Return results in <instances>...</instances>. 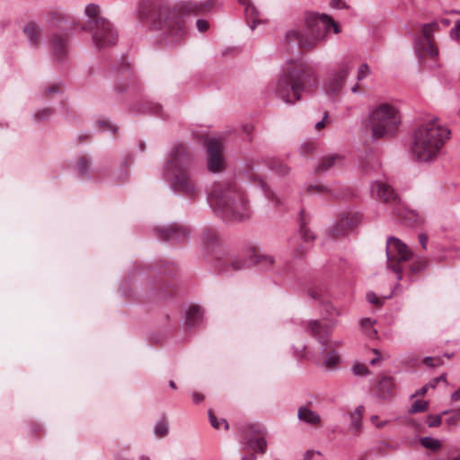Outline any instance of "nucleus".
Masks as SVG:
<instances>
[{
	"instance_id": "nucleus-62",
	"label": "nucleus",
	"mask_w": 460,
	"mask_h": 460,
	"mask_svg": "<svg viewBox=\"0 0 460 460\" xmlns=\"http://www.w3.org/2000/svg\"><path fill=\"white\" fill-rule=\"evenodd\" d=\"M161 110L162 108L159 104H152V106L149 108V111L156 115L160 114Z\"/></svg>"
},
{
	"instance_id": "nucleus-3",
	"label": "nucleus",
	"mask_w": 460,
	"mask_h": 460,
	"mask_svg": "<svg viewBox=\"0 0 460 460\" xmlns=\"http://www.w3.org/2000/svg\"><path fill=\"white\" fill-rule=\"evenodd\" d=\"M450 134L448 128L438 123V119L420 125L413 132L411 145V154L419 162H429L436 159Z\"/></svg>"
},
{
	"instance_id": "nucleus-43",
	"label": "nucleus",
	"mask_w": 460,
	"mask_h": 460,
	"mask_svg": "<svg viewBox=\"0 0 460 460\" xmlns=\"http://www.w3.org/2000/svg\"><path fill=\"white\" fill-rule=\"evenodd\" d=\"M100 7L97 4H90L85 8V14L89 17L88 21L94 20L96 18H102L99 16Z\"/></svg>"
},
{
	"instance_id": "nucleus-45",
	"label": "nucleus",
	"mask_w": 460,
	"mask_h": 460,
	"mask_svg": "<svg viewBox=\"0 0 460 460\" xmlns=\"http://www.w3.org/2000/svg\"><path fill=\"white\" fill-rule=\"evenodd\" d=\"M237 1L240 4H242L243 5H246L245 12H246L247 15H251V16L254 17L255 19L258 17V11H257V9L255 8V6H253L249 2V0H237Z\"/></svg>"
},
{
	"instance_id": "nucleus-32",
	"label": "nucleus",
	"mask_w": 460,
	"mask_h": 460,
	"mask_svg": "<svg viewBox=\"0 0 460 460\" xmlns=\"http://www.w3.org/2000/svg\"><path fill=\"white\" fill-rule=\"evenodd\" d=\"M438 30V24L436 22L426 23L422 26L423 39H418L417 40L429 41L433 40V33Z\"/></svg>"
},
{
	"instance_id": "nucleus-50",
	"label": "nucleus",
	"mask_w": 460,
	"mask_h": 460,
	"mask_svg": "<svg viewBox=\"0 0 460 460\" xmlns=\"http://www.w3.org/2000/svg\"><path fill=\"white\" fill-rule=\"evenodd\" d=\"M369 73H370L369 66L366 63L361 64L358 67V79L362 80V79L366 78L367 76V75H369Z\"/></svg>"
},
{
	"instance_id": "nucleus-47",
	"label": "nucleus",
	"mask_w": 460,
	"mask_h": 460,
	"mask_svg": "<svg viewBox=\"0 0 460 460\" xmlns=\"http://www.w3.org/2000/svg\"><path fill=\"white\" fill-rule=\"evenodd\" d=\"M451 415L446 419V423L449 426H456L460 420V410L458 411H449Z\"/></svg>"
},
{
	"instance_id": "nucleus-14",
	"label": "nucleus",
	"mask_w": 460,
	"mask_h": 460,
	"mask_svg": "<svg viewBox=\"0 0 460 460\" xmlns=\"http://www.w3.org/2000/svg\"><path fill=\"white\" fill-rule=\"evenodd\" d=\"M208 167L212 172H217L224 169L225 163L222 156V145L217 139H210L207 142Z\"/></svg>"
},
{
	"instance_id": "nucleus-6",
	"label": "nucleus",
	"mask_w": 460,
	"mask_h": 460,
	"mask_svg": "<svg viewBox=\"0 0 460 460\" xmlns=\"http://www.w3.org/2000/svg\"><path fill=\"white\" fill-rule=\"evenodd\" d=\"M401 123L398 111L388 103L378 105L369 116V124L374 138L393 136Z\"/></svg>"
},
{
	"instance_id": "nucleus-48",
	"label": "nucleus",
	"mask_w": 460,
	"mask_h": 460,
	"mask_svg": "<svg viewBox=\"0 0 460 460\" xmlns=\"http://www.w3.org/2000/svg\"><path fill=\"white\" fill-rule=\"evenodd\" d=\"M353 372L356 376H367L369 374L368 368L365 365L360 363H358L353 367Z\"/></svg>"
},
{
	"instance_id": "nucleus-2",
	"label": "nucleus",
	"mask_w": 460,
	"mask_h": 460,
	"mask_svg": "<svg viewBox=\"0 0 460 460\" xmlns=\"http://www.w3.org/2000/svg\"><path fill=\"white\" fill-rule=\"evenodd\" d=\"M208 199L214 212L223 219L243 221L250 217L246 198L233 181L215 183Z\"/></svg>"
},
{
	"instance_id": "nucleus-31",
	"label": "nucleus",
	"mask_w": 460,
	"mask_h": 460,
	"mask_svg": "<svg viewBox=\"0 0 460 460\" xmlns=\"http://www.w3.org/2000/svg\"><path fill=\"white\" fill-rule=\"evenodd\" d=\"M327 295V288L325 286H314L308 289V296L314 300L323 302Z\"/></svg>"
},
{
	"instance_id": "nucleus-33",
	"label": "nucleus",
	"mask_w": 460,
	"mask_h": 460,
	"mask_svg": "<svg viewBox=\"0 0 460 460\" xmlns=\"http://www.w3.org/2000/svg\"><path fill=\"white\" fill-rule=\"evenodd\" d=\"M364 411L363 406H358L355 411L350 414L351 429L359 430L361 428L362 415Z\"/></svg>"
},
{
	"instance_id": "nucleus-39",
	"label": "nucleus",
	"mask_w": 460,
	"mask_h": 460,
	"mask_svg": "<svg viewBox=\"0 0 460 460\" xmlns=\"http://www.w3.org/2000/svg\"><path fill=\"white\" fill-rule=\"evenodd\" d=\"M270 168L276 172V173L282 176L287 175L289 172V168L279 160H272L270 164Z\"/></svg>"
},
{
	"instance_id": "nucleus-30",
	"label": "nucleus",
	"mask_w": 460,
	"mask_h": 460,
	"mask_svg": "<svg viewBox=\"0 0 460 460\" xmlns=\"http://www.w3.org/2000/svg\"><path fill=\"white\" fill-rule=\"evenodd\" d=\"M416 49L419 52H423L426 55H429L432 58L438 55V49H436L433 40L423 41V40H416L415 42Z\"/></svg>"
},
{
	"instance_id": "nucleus-26",
	"label": "nucleus",
	"mask_w": 460,
	"mask_h": 460,
	"mask_svg": "<svg viewBox=\"0 0 460 460\" xmlns=\"http://www.w3.org/2000/svg\"><path fill=\"white\" fill-rule=\"evenodd\" d=\"M341 156L339 155H326V156L322 158V160L320 161V163L316 166L315 172L317 174H323L326 171H328L331 168H332L336 164V163L341 161Z\"/></svg>"
},
{
	"instance_id": "nucleus-38",
	"label": "nucleus",
	"mask_w": 460,
	"mask_h": 460,
	"mask_svg": "<svg viewBox=\"0 0 460 460\" xmlns=\"http://www.w3.org/2000/svg\"><path fill=\"white\" fill-rule=\"evenodd\" d=\"M154 431L158 438H164L167 436L169 429L165 419H161L155 423Z\"/></svg>"
},
{
	"instance_id": "nucleus-15",
	"label": "nucleus",
	"mask_w": 460,
	"mask_h": 460,
	"mask_svg": "<svg viewBox=\"0 0 460 460\" xmlns=\"http://www.w3.org/2000/svg\"><path fill=\"white\" fill-rule=\"evenodd\" d=\"M221 255V261H216V267L222 272H228L230 270L234 271L242 270L251 266L250 259L247 254L244 256H239L236 254H230L229 256L223 258Z\"/></svg>"
},
{
	"instance_id": "nucleus-1",
	"label": "nucleus",
	"mask_w": 460,
	"mask_h": 460,
	"mask_svg": "<svg viewBox=\"0 0 460 460\" xmlns=\"http://www.w3.org/2000/svg\"><path fill=\"white\" fill-rule=\"evenodd\" d=\"M215 0L185 2L179 4L168 3L154 4L150 0L143 1L138 6L140 19H149L152 27L160 31L167 44H179L188 33L185 17L198 15L210 11Z\"/></svg>"
},
{
	"instance_id": "nucleus-27",
	"label": "nucleus",
	"mask_w": 460,
	"mask_h": 460,
	"mask_svg": "<svg viewBox=\"0 0 460 460\" xmlns=\"http://www.w3.org/2000/svg\"><path fill=\"white\" fill-rule=\"evenodd\" d=\"M203 312L199 306H191L186 313L185 323L189 328L197 325L202 319Z\"/></svg>"
},
{
	"instance_id": "nucleus-11",
	"label": "nucleus",
	"mask_w": 460,
	"mask_h": 460,
	"mask_svg": "<svg viewBox=\"0 0 460 460\" xmlns=\"http://www.w3.org/2000/svg\"><path fill=\"white\" fill-rule=\"evenodd\" d=\"M201 245L206 255L211 256L217 262L221 261V255H226L221 240L216 230L204 228L200 234Z\"/></svg>"
},
{
	"instance_id": "nucleus-40",
	"label": "nucleus",
	"mask_w": 460,
	"mask_h": 460,
	"mask_svg": "<svg viewBox=\"0 0 460 460\" xmlns=\"http://www.w3.org/2000/svg\"><path fill=\"white\" fill-rule=\"evenodd\" d=\"M429 407V402L424 400H416L409 409L411 414L424 412Z\"/></svg>"
},
{
	"instance_id": "nucleus-59",
	"label": "nucleus",
	"mask_w": 460,
	"mask_h": 460,
	"mask_svg": "<svg viewBox=\"0 0 460 460\" xmlns=\"http://www.w3.org/2000/svg\"><path fill=\"white\" fill-rule=\"evenodd\" d=\"M325 311L330 316L339 315L338 310L332 305L327 304L325 305Z\"/></svg>"
},
{
	"instance_id": "nucleus-16",
	"label": "nucleus",
	"mask_w": 460,
	"mask_h": 460,
	"mask_svg": "<svg viewBox=\"0 0 460 460\" xmlns=\"http://www.w3.org/2000/svg\"><path fill=\"white\" fill-rule=\"evenodd\" d=\"M50 49L56 60L65 59L69 51V35L54 33L50 38Z\"/></svg>"
},
{
	"instance_id": "nucleus-54",
	"label": "nucleus",
	"mask_w": 460,
	"mask_h": 460,
	"mask_svg": "<svg viewBox=\"0 0 460 460\" xmlns=\"http://www.w3.org/2000/svg\"><path fill=\"white\" fill-rule=\"evenodd\" d=\"M446 380H447V375L446 374H442L441 376H439L438 377H435L432 380H430L428 384H429L430 388H435L440 381H444L445 382Z\"/></svg>"
},
{
	"instance_id": "nucleus-5",
	"label": "nucleus",
	"mask_w": 460,
	"mask_h": 460,
	"mask_svg": "<svg viewBox=\"0 0 460 460\" xmlns=\"http://www.w3.org/2000/svg\"><path fill=\"white\" fill-rule=\"evenodd\" d=\"M190 163L191 156L187 147L183 144H176L164 165V176L172 188L188 197H193L196 192L195 184L188 173Z\"/></svg>"
},
{
	"instance_id": "nucleus-63",
	"label": "nucleus",
	"mask_w": 460,
	"mask_h": 460,
	"mask_svg": "<svg viewBox=\"0 0 460 460\" xmlns=\"http://www.w3.org/2000/svg\"><path fill=\"white\" fill-rule=\"evenodd\" d=\"M434 361H435V358H432V357H426L423 359V363L425 365H427L428 367H435Z\"/></svg>"
},
{
	"instance_id": "nucleus-53",
	"label": "nucleus",
	"mask_w": 460,
	"mask_h": 460,
	"mask_svg": "<svg viewBox=\"0 0 460 460\" xmlns=\"http://www.w3.org/2000/svg\"><path fill=\"white\" fill-rule=\"evenodd\" d=\"M98 126L101 128H108L110 129L111 131H112L113 133H116L118 128L116 126L114 125H111L110 123H108L107 121H104V120H99L98 122Z\"/></svg>"
},
{
	"instance_id": "nucleus-8",
	"label": "nucleus",
	"mask_w": 460,
	"mask_h": 460,
	"mask_svg": "<svg viewBox=\"0 0 460 460\" xmlns=\"http://www.w3.org/2000/svg\"><path fill=\"white\" fill-rule=\"evenodd\" d=\"M412 252L400 239L389 237L386 243V259L388 268L397 275L398 280L402 279V262L411 259Z\"/></svg>"
},
{
	"instance_id": "nucleus-37",
	"label": "nucleus",
	"mask_w": 460,
	"mask_h": 460,
	"mask_svg": "<svg viewBox=\"0 0 460 460\" xmlns=\"http://www.w3.org/2000/svg\"><path fill=\"white\" fill-rule=\"evenodd\" d=\"M420 443L424 447L433 451H437L441 447V442L438 439L430 437L422 438L420 439Z\"/></svg>"
},
{
	"instance_id": "nucleus-52",
	"label": "nucleus",
	"mask_w": 460,
	"mask_h": 460,
	"mask_svg": "<svg viewBox=\"0 0 460 460\" xmlns=\"http://www.w3.org/2000/svg\"><path fill=\"white\" fill-rule=\"evenodd\" d=\"M196 25H197L198 30L200 32H205L206 31H208V29L209 27L208 21L203 20V19L197 20Z\"/></svg>"
},
{
	"instance_id": "nucleus-25",
	"label": "nucleus",
	"mask_w": 460,
	"mask_h": 460,
	"mask_svg": "<svg viewBox=\"0 0 460 460\" xmlns=\"http://www.w3.org/2000/svg\"><path fill=\"white\" fill-rule=\"evenodd\" d=\"M49 22L53 27H59L62 23H69L71 29H74V22L70 15L62 13L59 10H55L50 13Z\"/></svg>"
},
{
	"instance_id": "nucleus-21",
	"label": "nucleus",
	"mask_w": 460,
	"mask_h": 460,
	"mask_svg": "<svg viewBox=\"0 0 460 460\" xmlns=\"http://www.w3.org/2000/svg\"><path fill=\"white\" fill-rule=\"evenodd\" d=\"M348 75L349 70L347 67H343L338 71L326 84L327 93L332 96L336 95L343 86Z\"/></svg>"
},
{
	"instance_id": "nucleus-56",
	"label": "nucleus",
	"mask_w": 460,
	"mask_h": 460,
	"mask_svg": "<svg viewBox=\"0 0 460 460\" xmlns=\"http://www.w3.org/2000/svg\"><path fill=\"white\" fill-rule=\"evenodd\" d=\"M314 148H315V146H314V144H313V143L304 144L301 146V154L308 155V154L312 153L314 150Z\"/></svg>"
},
{
	"instance_id": "nucleus-24",
	"label": "nucleus",
	"mask_w": 460,
	"mask_h": 460,
	"mask_svg": "<svg viewBox=\"0 0 460 460\" xmlns=\"http://www.w3.org/2000/svg\"><path fill=\"white\" fill-rule=\"evenodd\" d=\"M297 417L300 420L310 425H319L321 423V417L316 412L305 406H301L297 411Z\"/></svg>"
},
{
	"instance_id": "nucleus-18",
	"label": "nucleus",
	"mask_w": 460,
	"mask_h": 460,
	"mask_svg": "<svg viewBox=\"0 0 460 460\" xmlns=\"http://www.w3.org/2000/svg\"><path fill=\"white\" fill-rule=\"evenodd\" d=\"M361 216L358 213H349L347 215H344L340 223L334 226L331 231L330 234L333 238H338L343 234H346L347 228H353L358 225V223L360 221Z\"/></svg>"
},
{
	"instance_id": "nucleus-20",
	"label": "nucleus",
	"mask_w": 460,
	"mask_h": 460,
	"mask_svg": "<svg viewBox=\"0 0 460 460\" xmlns=\"http://www.w3.org/2000/svg\"><path fill=\"white\" fill-rule=\"evenodd\" d=\"M313 41L305 34L295 29L288 31L284 38V44L287 47H291L295 44L302 49H313Z\"/></svg>"
},
{
	"instance_id": "nucleus-34",
	"label": "nucleus",
	"mask_w": 460,
	"mask_h": 460,
	"mask_svg": "<svg viewBox=\"0 0 460 460\" xmlns=\"http://www.w3.org/2000/svg\"><path fill=\"white\" fill-rule=\"evenodd\" d=\"M339 363H340V356L333 349H332L331 351L326 353L324 359L323 361V365L324 367H326L327 368L334 367Z\"/></svg>"
},
{
	"instance_id": "nucleus-10",
	"label": "nucleus",
	"mask_w": 460,
	"mask_h": 460,
	"mask_svg": "<svg viewBox=\"0 0 460 460\" xmlns=\"http://www.w3.org/2000/svg\"><path fill=\"white\" fill-rule=\"evenodd\" d=\"M243 444L249 447L252 451L259 454H265L267 450V442L263 438L265 435L264 428L258 424H247L241 428Z\"/></svg>"
},
{
	"instance_id": "nucleus-58",
	"label": "nucleus",
	"mask_w": 460,
	"mask_h": 460,
	"mask_svg": "<svg viewBox=\"0 0 460 460\" xmlns=\"http://www.w3.org/2000/svg\"><path fill=\"white\" fill-rule=\"evenodd\" d=\"M429 384H426L425 385H423L420 389L417 390L412 395L411 397H416V396H423L427 394L428 390H429Z\"/></svg>"
},
{
	"instance_id": "nucleus-41",
	"label": "nucleus",
	"mask_w": 460,
	"mask_h": 460,
	"mask_svg": "<svg viewBox=\"0 0 460 460\" xmlns=\"http://www.w3.org/2000/svg\"><path fill=\"white\" fill-rule=\"evenodd\" d=\"M41 29L31 22V45L38 46L40 43Z\"/></svg>"
},
{
	"instance_id": "nucleus-44",
	"label": "nucleus",
	"mask_w": 460,
	"mask_h": 460,
	"mask_svg": "<svg viewBox=\"0 0 460 460\" xmlns=\"http://www.w3.org/2000/svg\"><path fill=\"white\" fill-rule=\"evenodd\" d=\"M448 413L449 411H444L441 414L429 416L427 420L428 426L430 428L438 427L442 422V415Z\"/></svg>"
},
{
	"instance_id": "nucleus-29",
	"label": "nucleus",
	"mask_w": 460,
	"mask_h": 460,
	"mask_svg": "<svg viewBox=\"0 0 460 460\" xmlns=\"http://www.w3.org/2000/svg\"><path fill=\"white\" fill-rule=\"evenodd\" d=\"M76 169L82 177L91 179V159L87 155H82L78 156Z\"/></svg>"
},
{
	"instance_id": "nucleus-61",
	"label": "nucleus",
	"mask_w": 460,
	"mask_h": 460,
	"mask_svg": "<svg viewBox=\"0 0 460 460\" xmlns=\"http://www.w3.org/2000/svg\"><path fill=\"white\" fill-rule=\"evenodd\" d=\"M315 454H320L319 452H315L314 450H307L305 454V456L302 460H312L313 456Z\"/></svg>"
},
{
	"instance_id": "nucleus-42",
	"label": "nucleus",
	"mask_w": 460,
	"mask_h": 460,
	"mask_svg": "<svg viewBox=\"0 0 460 460\" xmlns=\"http://www.w3.org/2000/svg\"><path fill=\"white\" fill-rule=\"evenodd\" d=\"M63 85L59 83H54L48 85L44 90V94L47 97H52L54 94L62 93Z\"/></svg>"
},
{
	"instance_id": "nucleus-13",
	"label": "nucleus",
	"mask_w": 460,
	"mask_h": 460,
	"mask_svg": "<svg viewBox=\"0 0 460 460\" xmlns=\"http://www.w3.org/2000/svg\"><path fill=\"white\" fill-rule=\"evenodd\" d=\"M337 322L335 320L330 319L329 323L326 324H323L317 320L309 321L307 323V331L308 332L317 339L319 343H321L323 347L322 349V353H324L329 348V334L330 330L336 325Z\"/></svg>"
},
{
	"instance_id": "nucleus-46",
	"label": "nucleus",
	"mask_w": 460,
	"mask_h": 460,
	"mask_svg": "<svg viewBox=\"0 0 460 460\" xmlns=\"http://www.w3.org/2000/svg\"><path fill=\"white\" fill-rule=\"evenodd\" d=\"M52 113H53V111L51 109L45 108V109H42L40 111H38L35 114L34 119L37 121H43L45 119H48L52 115Z\"/></svg>"
},
{
	"instance_id": "nucleus-36",
	"label": "nucleus",
	"mask_w": 460,
	"mask_h": 460,
	"mask_svg": "<svg viewBox=\"0 0 460 460\" xmlns=\"http://www.w3.org/2000/svg\"><path fill=\"white\" fill-rule=\"evenodd\" d=\"M208 417L211 426L216 429H219L221 426L224 427L225 429H228V422L226 419H218L211 410L208 411Z\"/></svg>"
},
{
	"instance_id": "nucleus-7",
	"label": "nucleus",
	"mask_w": 460,
	"mask_h": 460,
	"mask_svg": "<svg viewBox=\"0 0 460 460\" xmlns=\"http://www.w3.org/2000/svg\"><path fill=\"white\" fill-rule=\"evenodd\" d=\"M306 36L309 40H313V48L321 40H323L331 28H333L335 33L341 31L339 24H337L330 16L323 13H308L305 14Z\"/></svg>"
},
{
	"instance_id": "nucleus-51",
	"label": "nucleus",
	"mask_w": 460,
	"mask_h": 460,
	"mask_svg": "<svg viewBox=\"0 0 460 460\" xmlns=\"http://www.w3.org/2000/svg\"><path fill=\"white\" fill-rule=\"evenodd\" d=\"M367 299L371 304H374V305H382L381 299L378 298L374 292H368L367 294Z\"/></svg>"
},
{
	"instance_id": "nucleus-35",
	"label": "nucleus",
	"mask_w": 460,
	"mask_h": 460,
	"mask_svg": "<svg viewBox=\"0 0 460 460\" xmlns=\"http://www.w3.org/2000/svg\"><path fill=\"white\" fill-rule=\"evenodd\" d=\"M254 182L262 190L268 199L271 200H275L276 204H279V199L275 196V194L270 190L269 186L265 182V181L261 178H254Z\"/></svg>"
},
{
	"instance_id": "nucleus-19",
	"label": "nucleus",
	"mask_w": 460,
	"mask_h": 460,
	"mask_svg": "<svg viewBox=\"0 0 460 460\" xmlns=\"http://www.w3.org/2000/svg\"><path fill=\"white\" fill-rule=\"evenodd\" d=\"M372 194H376V197L385 203L395 204L398 202L399 198L394 190L387 184L382 181H375L371 185Z\"/></svg>"
},
{
	"instance_id": "nucleus-17",
	"label": "nucleus",
	"mask_w": 460,
	"mask_h": 460,
	"mask_svg": "<svg viewBox=\"0 0 460 460\" xmlns=\"http://www.w3.org/2000/svg\"><path fill=\"white\" fill-rule=\"evenodd\" d=\"M300 235L303 243L297 244L296 246L294 247L293 255L296 258L302 257L308 248L306 243L314 239V235L310 232V229L307 227V221L305 218L304 209L300 211Z\"/></svg>"
},
{
	"instance_id": "nucleus-60",
	"label": "nucleus",
	"mask_w": 460,
	"mask_h": 460,
	"mask_svg": "<svg viewBox=\"0 0 460 460\" xmlns=\"http://www.w3.org/2000/svg\"><path fill=\"white\" fill-rule=\"evenodd\" d=\"M192 399H193V402L195 403H199L201 402L203 400H204V396L203 394L198 393V392H193L192 393Z\"/></svg>"
},
{
	"instance_id": "nucleus-9",
	"label": "nucleus",
	"mask_w": 460,
	"mask_h": 460,
	"mask_svg": "<svg viewBox=\"0 0 460 460\" xmlns=\"http://www.w3.org/2000/svg\"><path fill=\"white\" fill-rule=\"evenodd\" d=\"M96 48H108L116 44L118 34L112 24L105 18H96L87 22Z\"/></svg>"
},
{
	"instance_id": "nucleus-22",
	"label": "nucleus",
	"mask_w": 460,
	"mask_h": 460,
	"mask_svg": "<svg viewBox=\"0 0 460 460\" xmlns=\"http://www.w3.org/2000/svg\"><path fill=\"white\" fill-rule=\"evenodd\" d=\"M394 386V380L392 376H383L379 378L376 389L379 397L386 399L393 394Z\"/></svg>"
},
{
	"instance_id": "nucleus-28",
	"label": "nucleus",
	"mask_w": 460,
	"mask_h": 460,
	"mask_svg": "<svg viewBox=\"0 0 460 460\" xmlns=\"http://www.w3.org/2000/svg\"><path fill=\"white\" fill-rule=\"evenodd\" d=\"M119 73H123L125 74V77H126V80L127 82L126 83H117L114 86V89H115V92L117 93H124L127 88L128 87V84H129V81L132 82L133 81V76H132V74L130 72V69H129V64L128 63H126L123 61V65L119 70Z\"/></svg>"
},
{
	"instance_id": "nucleus-57",
	"label": "nucleus",
	"mask_w": 460,
	"mask_h": 460,
	"mask_svg": "<svg viewBox=\"0 0 460 460\" xmlns=\"http://www.w3.org/2000/svg\"><path fill=\"white\" fill-rule=\"evenodd\" d=\"M330 5L334 9H342L347 7L345 2L342 0H332Z\"/></svg>"
},
{
	"instance_id": "nucleus-4",
	"label": "nucleus",
	"mask_w": 460,
	"mask_h": 460,
	"mask_svg": "<svg viewBox=\"0 0 460 460\" xmlns=\"http://www.w3.org/2000/svg\"><path fill=\"white\" fill-rule=\"evenodd\" d=\"M314 69L307 65H299L287 69L279 78L274 88L276 97L286 103H294L301 99L307 87L317 84Z\"/></svg>"
},
{
	"instance_id": "nucleus-64",
	"label": "nucleus",
	"mask_w": 460,
	"mask_h": 460,
	"mask_svg": "<svg viewBox=\"0 0 460 460\" xmlns=\"http://www.w3.org/2000/svg\"><path fill=\"white\" fill-rule=\"evenodd\" d=\"M451 400L454 402L460 400V387L451 394Z\"/></svg>"
},
{
	"instance_id": "nucleus-55",
	"label": "nucleus",
	"mask_w": 460,
	"mask_h": 460,
	"mask_svg": "<svg viewBox=\"0 0 460 460\" xmlns=\"http://www.w3.org/2000/svg\"><path fill=\"white\" fill-rule=\"evenodd\" d=\"M450 35L452 38L460 41V22H457L455 27L451 30Z\"/></svg>"
},
{
	"instance_id": "nucleus-12",
	"label": "nucleus",
	"mask_w": 460,
	"mask_h": 460,
	"mask_svg": "<svg viewBox=\"0 0 460 460\" xmlns=\"http://www.w3.org/2000/svg\"><path fill=\"white\" fill-rule=\"evenodd\" d=\"M155 232L160 240L172 243L185 242L190 235V229L178 223H172L167 226L156 228Z\"/></svg>"
},
{
	"instance_id": "nucleus-23",
	"label": "nucleus",
	"mask_w": 460,
	"mask_h": 460,
	"mask_svg": "<svg viewBox=\"0 0 460 460\" xmlns=\"http://www.w3.org/2000/svg\"><path fill=\"white\" fill-rule=\"evenodd\" d=\"M247 256L250 259L251 265H261L262 267H270L273 264L274 259L270 255H266L261 252L257 248H252L247 252Z\"/></svg>"
},
{
	"instance_id": "nucleus-49",
	"label": "nucleus",
	"mask_w": 460,
	"mask_h": 460,
	"mask_svg": "<svg viewBox=\"0 0 460 460\" xmlns=\"http://www.w3.org/2000/svg\"><path fill=\"white\" fill-rule=\"evenodd\" d=\"M427 265L428 264L425 261H418L411 267V272L412 274H417L426 269Z\"/></svg>"
}]
</instances>
